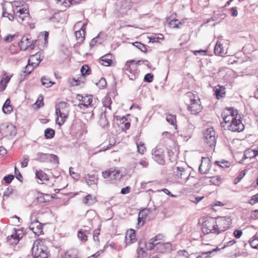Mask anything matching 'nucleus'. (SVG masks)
Listing matches in <instances>:
<instances>
[{"mask_svg":"<svg viewBox=\"0 0 258 258\" xmlns=\"http://www.w3.org/2000/svg\"><path fill=\"white\" fill-rule=\"evenodd\" d=\"M167 154L169 157V160L171 162H173L175 161V157H174V152L171 150H168L167 151Z\"/></svg>","mask_w":258,"mask_h":258,"instance_id":"60","label":"nucleus"},{"mask_svg":"<svg viewBox=\"0 0 258 258\" xmlns=\"http://www.w3.org/2000/svg\"><path fill=\"white\" fill-rule=\"evenodd\" d=\"M37 201L40 203H44L47 201V200L45 198V195L44 194H40L37 198Z\"/></svg>","mask_w":258,"mask_h":258,"instance_id":"64","label":"nucleus"},{"mask_svg":"<svg viewBox=\"0 0 258 258\" xmlns=\"http://www.w3.org/2000/svg\"><path fill=\"white\" fill-rule=\"evenodd\" d=\"M120 172L119 170L113 168L110 169L109 180L115 179L119 176Z\"/></svg>","mask_w":258,"mask_h":258,"instance_id":"41","label":"nucleus"},{"mask_svg":"<svg viewBox=\"0 0 258 258\" xmlns=\"http://www.w3.org/2000/svg\"><path fill=\"white\" fill-rule=\"evenodd\" d=\"M3 17H7L9 19V20L12 21L14 20L15 17L13 15L7 13L6 12V10L5 9V8L3 7Z\"/></svg>","mask_w":258,"mask_h":258,"instance_id":"53","label":"nucleus"},{"mask_svg":"<svg viewBox=\"0 0 258 258\" xmlns=\"http://www.w3.org/2000/svg\"><path fill=\"white\" fill-rule=\"evenodd\" d=\"M138 151L140 154H144V152L146 151V147L145 146V144L142 142H140L139 144L137 145Z\"/></svg>","mask_w":258,"mask_h":258,"instance_id":"54","label":"nucleus"},{"mask_svg":"<svg viewBox=\"0 0 258 258\" xmlns=\"http://www.w3.org/2000/svg\"><path fill=\"white\" fill-rule=\"evenodd\" d=\"M166 120L171 125L177 126L176 124V116L170 114H166Z\"/></svg>","mask_w":258,"mask_h":258,"instance_id":"39","label":"nucleus"},{"mask_svg":"<svg viewBox=\"0 0 258 258\" xmlns=\"http://www.w3.org/2000/svg\"><path fill=\"white\" fill-rule=\"evenodd\" d=\"M222 179L220 176H215L211 177L210 182L215 185H219L222 183Z\"/></svg>","mask_w":258,"mask_h":258,"instance_id":"37","label":"nucleus"},{"mask_svg":"<svg viewBox=\"0 0 258 258\" xmlns=\"http://www.w3.org/2000/svg\"><path fill=\"white\" fill-rule=\"evenodd\" d=\"M36 40H33L32 41H30V38L28 36H24L20 42H19L18 45L21 50H26L29 48L33 49L35 46V43Z\"/></svg>","mask_w":258,"mask_h":258,"instance_id":"15","label":"nucleus"},{"mask_svg":"<svg viewBox=\"0 0 258 258\" xmlns=\"http://www.w3.org/2000/svg\"><path fill=\"white\" fill-rule=\"evenodd\" d=\"M258 203V193L251 197L249 203L253 205L254 204Z\"/></svg>","mask_w":258,"mask_h":258,"instance_id":"59","label":"nucleus"},{"mask_svg":"<svg viewBox=\"0 0 258 258\" xmlns=\"http://www.w3.org/2000/svg\"><path fill=\"white\" fill-rule=\"evenodd\" d=\"M222 116L223 117L224 122H221V126L224 127L225 130H226V125H227V124H228L231 121L232 116L229 115V114L226 112H224L222 114Z\"/></svg>","mask_w":258,"mask_h":258,"instance_id":"32","label":"nucleus"},{"mask_svg":"<svg viewBox=\"0 0 258 258\" xmlns=\"http://www.w3.org/2000/svg\"><path fill=\"white\" fill-rule=\"evenodd\" d=\"M157 244L156 250L159 252L163 253L165 249H171V244L169 243H156Z\"/></svg>","mask_w":258,"mask_h":258,"instance_id":"28","label":"nucleus"},{"mask_svg":"<svg viewBox=\"0 0 258 258\" xmlns=\"http://www.w3.org/2000/svg\"><path fill=\"white\" fill-rule=\"evenodd\" d=\"M216 222L215 219L211 218L205 220L202 225V231L205 234L209 233L217 234Z\"/></svg>","mask_w":258,"mask_h":258,"instance_id":"7","label":"nucleus"},{"mask_svg":"<svg viewBox=\"0 0 258 258\" xmlns=\"http://www.w3.org/2000/svg\"><path fill=\"white\" fill-rule=\"evenodd\" d=\"M153 77L154 75L152 74H147L144 77V81L146 82L151 83L153 81Z\"/></svg>","mask_w":258,"mask_h":258,"instance_id":"56","label":"nucleus"},{"mask_svg":"<svg viewBox=\"0 0 258 258\" xmlns=\"http://www.w3.org/2000/svg\"><path fill=\"white\" fill-rule=\"evenodd\" d=\"M84 204L86 206H90L97 202L96 197L91 194H88L82 200Z\"/></svg>","mask_w":258,"mask_h":258,"instance_id":"22","label":"nucleus"},{"mask_svg":"<svg viewBox=\"0 0 258 258\" xmlns=\"http://www.w3.org/2000/svg\"><path fill=\"white\" fill-rule=\"evenodd\" d=\"M91 228L89 227V229H80L78 232V238L83 242H85L87 240L88 234H90V231Z\"/></svg>","mask_w":258,"mask_h":258,"instance_id":"25","label":"nucleus"},{"mask_svg":"<svg viewBox=\"0 0 258 258\" xmlns=\"http://www.w3.org/2000/svg\"><path fill=\"white\" fill-rule=\"evenodd\" d=\"M165 152L162 149H155L152 150V157L155 161L159 164H165Z\"/></svg>","mask_w":258,"mask_h":258,"instance_id":"13","label":"nucleus"},{"mask_svg":"<svg viewBox=\"0 0 258 258\" xmlns=\"http://www.w3.org/2000/svg\"><path fill=\"white\" fill-rule=\"evenodd\" d=\"M0 133L4 137L15 135L16 133L15 127L7 122L2 123L0 125Z\"/></svg>","mask_w":258,"mask_h":258,"instance_id":"10","label":"nucleus"},{"mask_svg":"<svg viewBox=\"0 0 258 258\" xmlns=\"http://www.w3.org/2000/svg\"><path fill=\"white\" fill-rule=\"evenodd\" d=\"M112 57L111 54L109 53L105 54L100 58L99 62L103 66H109L112 63Z\"/></svg>","mask_w":258,"mask_h":258,"instance_id":"23","label":"nucleus"},{"mask_svg":"<svg viewBox=\"0 0 258 258\" xmlns=\"http://www.w3.org/2000/svg\"><path fill=\"white\" fill-rule=\"evenodd\" d=\"M35 175L36 177L40 181V182H38L39 183H42L43 181H47L49 179L48 175L41 170H36Z\"/></svg>","mask_w":258,"mask_h":258,"instance_id":"26","label":"nucleus"},{"mask_svg":"<svg viewBox=\"0 0 258 258\" xmlns=\"http://www.w3.org/2000/svg\"><path fill=\"white\" fill-rule=\"evenodd\" d=\"M136 240L135 231L133 229H130L126 232L125 237V242L126 245H129L134 242Z\"/></svg>","mask_w":258,"mask_h":258,"instance_id":"20","label":"nucleus"},{"mask_svg":"<svg viewBox=\"0 0 258 258\" xmlns=\"http://www.w3.org/2000/svg\"><path fill=\"white\" fill-rule=\"evenodd\" d=\"M249 244L252 248L257 249L258 247V237L250 240Z\"/></svg>","mask_w":258,"mask_h":258,"instance_id":"57","label":"nucleus"},{"mask_svg":"<svg viewBox=\"0 0 258 258\" xmlns=\"http://www.w3.org/2000/svg\"><path fill=\"white\" fill-rule=\"evenodd\" d=\"M41 83L43 86H45L46 88H48L51 87L54 83L50 81L48 79L46 78L45 77H43L41 79Z\"/></svg>","mask_w":258,"mask_h":258,"instance_id":"45","label":"nucleus"},{"mask_svg":"<svg viewBox=\"0 0 258 258\" xmlns=\"http://www.w3.org/2000/svg\"><path fill=\"white\" fill-rule=\"evenodd\" d=\"M55 135V131L52 128H47L44 131V136L46 139H51Z\"/></svg>","mask_w":258,"mask_h":258,"instance_id":"40","label":"nucleus"},{"mask_svg":"<svg viewBox=\"0 0 258 258\" xmlns=\"http://www.w3.org/2000/svg\"><path fill=\"white\" fill-rule=\"evenodd\" d=\"M14 234L16 235V237H18L19 239H21L23 236V231L21 229H16L15 228V233Z\"/></svg>","mask_w":258,"mask_h":258,"instance_id":"58","label":"nucleus"},{"mask_svg":"<svg viewBox=\"0 0 258 258\" xmlns=\"http://www.w3.org/2000/svg\"><path fill=\"white\" fill-rule=\"evenodd\" d=\"M149 211H151V212H154L155 214H157L158 213L157 208L155 206H154L153 209L150 208L149 209H145L140 211L139 213L138 218V222L137 224V227L138 228L144 225V222L143 220L145 219L146 217L147 216Z\"/></svg>","mask_w":258,"mask_h":258,"instance_id":"14","label":"nucleus"},{"mask_svg":"<svg viewBox=\"0 0 258 258\" xmlns=\"http://www.w3.org/2000/svg\"><path fill=\"white\" fill-rule=\"evenodd\" d=\"M85 181L88 185L96 184L97 183V179L95 175L87 174L85 177Z\"/></svg>","mask_w":258,"mask_h":258,"instance_id":"31","label":"nucleus"},{"mask_svg":"<svg viewBox=\"0 0 258 258\" xmlns=\"http://www.w3.org/2000/svg\"><path fill=\"white\" fill-rule=\"evenodd\" d=\"M173 177L175 182L180 184H186L189 187L194 186V183H189L188 180L192 179L193 176H190L189 174L183 167H175L173 168Z\"/></svg>","mask_w":258,"mask_h":258,"instance_id":"1","label":"nucleus"},{"mask_svg":"<svg viewBox=\"0 0 258 258\" xmlns=\"http://www.w3.org/2000/svg\"><path fill=\"white\" fill-rule=\"evenodd\" d=\"M139 246L137 249L138 258H144L145 254L146 249L141 246V244L146 245L144 241H140L139 242Z\"/></svg>","mask_w":258,"mask_h":258,"instance_id":"33","label":"nucleus"},{"mask_svg":"<svg viewBox=\"0 0 258 258\" xmlns=\"http://www.w3.org/2000/svg\"><path fill=\"white\" fill-rule=\"evenodd\" d=\"M96 85L100 89L104 88L107 85L106 80L104 78H101L99 82L96 83Z\"/></svg>","mask_w":258,"mask_h":258,"instance_id":"49","label":"nucleus"},{"mask_svg":"<svg viewBox=\"0 0 258 258\" xmlns=\"http://www.w3.org/2000/svg\"><path fill=\"white\" fill-rule=\"evenodd\" d=\"M255 156L256 154H254V153H253V151H252L251 149H249L245 151L244 154L243 155L242 159L241 160L240 163H242L244 159H246L247 158H253Z\"/></svg>","mask_w":258,"mask_h":258,"instance_id":"34","label":"nucleus"},{"mask_svg":"<svg viewBox=\"0 0 258 258\" xmlns=\"http://www.w3.org/2000/svg\"><path fill=\"white\" fill-rule=\"evenodd\" d=\"M68 105L66 102H60L55 105L56 123L61 126L68 117Z\"/></svg>","mask_w":258,"mask_h":258,"instance_id":"2","label":"nucleus"},{"mask_svg":"<svg viewBox=\"0 0 258 258\" xmlns=\"http://www.w3.org/2000/svg\"><path fill=\"white\" fill-rule=\"evenodd\" d=\"M15 175L16 178L18 180H19L20 181H22V179L23 178L22 176L21 173L19 172V171L17 169L16 166L15 167Z\"/></svg>","mask_w":258,"mask_h":258,"instance_id":"62","label":"nucleus"},{"mask_svg":"<svg viewBox=\"0 0 258 258\" xmlns=\"http://www.w3.org/2000/svg\"><path fill=\"white\" fill-rule=\"evenodd\" d=\"M112 101L110 97L106 96L104 101H103L104 106L107 107L108 109H111V104Z\"/></svg>","mask_w":258,"mask_h":258,"instance_id":"52","label":"nucleus"},{"mask_svg":"<svg viewBox=\"0 0 258 258\" xmlns=\"http://www.w3.org/2000/svg\"><path fill=\"white\" fill-rule=\"evenodd\" d=\"M181 23L177 19H174L170 21L169 23V26L173 28H178L179 25H181Z\"/></svg>","mask_w":258,"mask_h":258,"instance_id":"50","label":"nucleus"},{"mask_svg":"<svg viewBox=\"0 0 258 258\" xmlns=\"http://www.w3.org/2000/svg\"><path fill=\"white\" fill-rule=\"evenodd\" d=\"M195 128L194 125L187 121L185 124V127L183 130L181 136L184 137L185 140L188 141L191 137Z\"/></svg>","mask_w":258,"mask_h":258,"instance_id":"17","label":"nucleus"},{"mask_svg":"<svg viewBox=\"0 0 258 258\" xmlns=\"http://www.w3.org/2000/svg\"><path fill=\"white\" fill-rule=\"evenodd\" d=\"M135 61V60L127 61L123 68L125 71V73L131 80H136L139 76V72L137 71L136 66L133 64Z\"/></svg>","mask_w":258,"mask_h":258,"instance_id":"5","label":"nucleus"},{"mask_svg":"<svg viewBox=\"0 0 258 258\" xmlns=\"http://www.w3.org/2000/svg\"><path fill=\"white\" fill-rule=\"evenodd\" d=\"M217 227V234L228 229L231 223L232 219L230 217H220L215 219Z\"/></svg>","mask_w":258,"mask_h":258,"instance_id":"4","label":"nucleus"},{"mask_svg":"<svg viewBox=\"0 0 258 258\" xmlns=\"http://www.w3.org/2000/svg\"><path fill=\"white\" fill-rule=\"evenodd\" d=\"M36 160L41 162H51L58 164V157L57 156L43 153H38L36 155Z\"/></svg>","mask_w":258,"mask_h":258,"instance_id":"8","label":"nucleus"},{"mask_svg":"<svg viewBox=\"0 0 258 258\" xmlns=\"http://www.w3.org/2000/svg\"><path fill=\"white\" fill-rule=\"evenodd\" d=\"M28 60L29 62L32 63L33 64V65L34 67H37L39 65L42 59H40V55L36 53L34 55H32Z\"/></svg>","mask_w":258,"mask_h":258,"instance_id":"30","label":"nucleus"},{"mask_svg":"<svg viewBox=\"0 0 258 258\" xmlns=\"http://www.w3.org/2000/svg\"><path fill=\"white\" fill-rule=\"evenodd\" d=\"M32 64H33L32 63L29 62L28 61L27 65L25 67V70L23 71L24 76H27L29 75L36 67H34L33 65L32 66Z\"/></svg>","mask_w":258,"mask_h":258,"instance_id":"36","label":"nucleus"},{"mask_svg":"<svg viewBox=\"0 0 258 258\" xmlns=\"http://www.w3.org/2000/svg\"><path fill=\"white\" fill-rule=\"evenodd\" d=\"M133 44L142 52H146L147 51L146 45L141 42H135L133 43Z\"/></svg>","mask_w":258,"mask_h":258,"instance_id":"46","label":"nucleus"},{"mask_svg":"<svg viewBox=\"0 0 258 258\" xmlns=\"http://www.w3.org/2000/svg\"><path fill=\"white\" fill-rule=\"evenodd\" d=\"M3 77L0 81V91H3L5 90L7 86L8 83L9 82L13 74L9 75L6 72L4 71L3 73Z\"/></svg>","mask_w":258,"mask_h":258,"instance_id":"18","label":"nucleus"},{"mask_svg":"<svg viewBox=\"0 0 258 258\" xmlns=\"http://www.w3.org/2000/svg\"><path fill=\"white\" fill-rule=\"evenodd\" d=\"M156 243H161L160 241H158L153 238L150 240V241L148 244H146V248L147 250H152L154 248H157V244Z\"/></svg>","mask_w":258,"mask_h":258,"instance_id":"35","label":"nucleus"},{"mask_svg":"<svg viewBox=\"0 0 258 258\" xmlns=\"http://www.w3.org/2000/svg\"><path fill=\"white\" fill-rule=\"evenodd\" d=\"M226 129L232 132H240L244 130V125L242 123L240 117L238 119L234 118L231 120L230 123L226 125Z\"/></svg>","mask_w":258,"mask_h":258,"instance_id":"9","label":"nucleus"},{"mask_svg":"<svg viewBox=\"0 0 258 258\" xmlns=\"http://www.w3.org/2000/svg\"><path fill=\"white\" fill-rule=\"evenodd\" d=\"M225 87L223 86L218 85L214 88V95L217 99H219L225 96Z\"/></svg>","mask_w":258,"mask_h":258,"instance_id":"21","label":"nucleus"},{"mask_svg":"<svg viewBox=\"0 0 258 258\" xmlns=\"http://www.w3.org/2000/svg\"><path fill=\"white\" fill-rule=\"evenodd\" d=\"M106 113L107 111L105 110L104 112L102 113L100 115V119L99 120V124L102 127H105L109 125V122L106 116Z\"/></svg>","mask_w":258,"mask_h":258,"instance_id":"29","label":"nucleus"},{"mask_svg":"<svg viewBox=\"0 0 258 258\" xmlns=\"http://www.w3.org/2000/svg\"><path fill=\"white\" fill-rule=\"evenodd\" d=\"M219 250L220 248H219L218 247H216V248H213L207 251L200 252H199V255L197 257V258H210L211 257V254Z\"/></svg>","mask_w":258,"mask_h":258,"instance_id":"27","label":"nucleus"},{"mask_svg":"<svg viewBox=\"0 0 258 258\" xmlns=\"http://www.w3.org/2000/svg\"><path fill=\"white\" fill-rule=\"evenodd\" d=\"M210 160L208 158H202V162L200 164L199 170L201 174L207 173L210 170L209 163Z\"/></svg>","mask_w":258,"mask_h":258,"instance_id":"19","label":"nucleus"},{"mask_svg":"<svg viewBox=\"0 0 258 258\" xmlns=\"http://www.w3.org/2000/svg\"><path fill=\"white\" fill-rule=\"evenodd\" d=\"M79 97H81V101L86 104L87 105L89 106L90 105L92 102V96H86L85 97L82 96V95H79Z\"/></svg>","mask_w":258,"mask_h":258,"instance_id":"44","label":"nucleus"},{"mask_svg":"<svg viewBox=\"0 0 258 258\" xmlns=\"http://www.w3.org/2000/svg\"><path fill=\"white\" fill-rule=\"evenodd\" d=\"M75 36L78 43H82L85 39V35L81 31L77 30L75 32Z\"/></svg>","mask_w":258,"mask_h":258,"instance_id":"42","label":"nucleus"},{"mask_svg":"<svg viewBox=\"0 0 258 258\" xmlns=\"http://www.w3.org/2000/svg\"><path fill=\"white\" fill-rule=\"evenodd\" d=\"M47 247L40 240L34 241L32 248V255L33 258H47Z\"/></svg>","mask_w":258,"mask_h":258,"instance_id":"3","label":"nucleus"},{"mask_svg":"<svg viewBox=\"0 0 258 258\" xmlns=\"http://www.w3.org/2000/svg\"><path fill=\"white\" fill-rule=\"evenodd\" d=\"M14 176L13 175H8L4 177V180H5L6 183H10L14 179Z\"/></svg>","mask_w":258,"mask_h":258,"instance_id":"61","label":"nucleus"},{"mask_svg":"<svg viewBox=\"0 0 258 258\" xmlns=\"http://www.w3.org/2000/svg\"><path fill=\"white\" fill-rule=\"evenodd\" d=\"M204 142L209 147L215 145V132L213 128H208L206 130L204 133Z\"/></svg>","mask_w":258,"mask_h":258,"instance_id":"11","label":"nucleus"},{"mask_svg":"<svg viewBox=\"0 0 258 258\" xmlns=\"http://www.w3.org/2000/svg\"><path fill=\"white\" fill-rule=\"evenodd\" d=\"M15 18L19 23L24 21H28L30 18V14L28 7L24 6L23 8H20L16 11L15 9L13 10Z\"/></svg>","mask_w":258,"mask_h":258,"instance_id":"6","label":"nucleus"},{"mask_svg":"<svg viewBox=\"0 0 258 258\" xmlns=\"http://www.w3.org/2000/svg\"><path fill=\"white\" fill-rule=\"evenodd\" d=\"M226 111H227L226 113L232 116V119L236 118L235 116L238 114V111L236 109H234L233 107H229L226 108Z\"/></svg>","mask_w":258,"mask_h":258,"instance_id":"47","label":"nucleus"},{"mask_svg":"<svg viewBox=\"0 0 258 258\" xmlns=\"http://www.w3.org/2000/svg\"><path fill=\"white\" fill-rule=\"evenodd\" d=\"M202 108L200 99H196L195 97L193 99H190V102L188 105L187 109L192 114L197 115L201 111Z\"/></svg>","mask_w":258,"mask_h":258,"instance_id":"12","label":"nucleus"},{"mask_svg":"<svg viewBox=\"0 0 258 258\" xmlns=\"http://www.w3.org/2000/svg\"><path fill=\"white\" fill-rule=\"evenodd\" d=\"M29 228L33 232L38 236L43 234V227L41 223L38 221L36 219H34L31 221Z\"/></svg>","mask_w":258,"mask_h":258,"instance_id":"16","label":"nucleus"},{"mask_svg":"<svg viewBox=\"0 0 258 258\" xmlns=\"http://www.w3.org/2000/svg\"><path fill=\"white\" fill-rule=\"evenodd\" d=\"M81 72L83 76L88 75L91 73V69L88 65L84 64L81 69Z\"/></svg>","mask_w":258,"mask_h":258,"instance_id":"48","label":"nucleus"},{"mask_svg":"<svg viewBox=\"0 0 258 258\" xmlns=\"http://www.w3.org/2000/svg\"><path fill=\"white\" fill-rule=\"evenodd\" d=\"M78 250L77 248H70L64 253L63 258H78Z\"/></svg>","mask_w":258,"mask_h":258,"instance_id":"24","label":"nucleus"},{"mask_svg":"<svg viewBox=\"0 0 258 258\" xmlns=\"http://www.w3.org/2000/svg\"><path fill=\"white\" fill-rule=\"evenodd\" d=\"M29 160V157L25 155L23 156L22 161L21 162V167L22 168H25L28 166V161Z\"/></svg>","mask_w":258,"mask_h":258,"instance_id":"55","label":"nucleus"},{"mask_svg":"<svg viewBox=\"0 0 258 258\" xmlns=\"http://www.w3.org/2000/svg\"><path fill=\"white\" fill-rule=\"evenodd\" d=\"M7 239L8 241L12 245L17 244L20 240L18 237H16L14 233L12 234L11 236H8Z\"/></svg>","mask_w":258,"mask_h":258,"instance_id":"38","label":"nucleus"},{"mask_svg":"<svg viewBox=\"0 0 258 258\" xmlns=\"http://www.w3.org/2000/svg\"><path fill=\"white\" fill-rule=\"evenodd\" d=\"M215 163L216 164L219 165L220 167L222 168L228 167L230 165V162L225 160H223L222 161H215Z\"/></svg>","mask_w":258,"mask_h":258,"instance_id":"51","label":"nucleus"},{"mask_svg":"<svg viewBox=\"0 0 258 258\" xmlns=\"http://www.w3.org/2000/svg\"><path fill=\"white\" fill-rule=\"evenodd\" d=\"M214 52L217 55H221L223 53V47L222 44L219 42H217L216 43L215 48H214Z\"/></svg>","mask_w":258,"mask_h":258,"instance_id":"43","label":"nucleus"},{"mask_svg":"<svg viewBox=\"0 0 258 258\" xmlns=\"http://www.w3.org/2000/svg\"><path fill=\"white\" fill-rule=\"evenodd\" d=\"M13 108L12 106H3V112L6 114H9L12 111Z\"/></svg>","mask_w":258,"mask_h":258,"instance_id":"63","label":"nucleus"}]
</instances>
